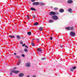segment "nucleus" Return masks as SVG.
<instances>
[{
  "label": "nucleus",
  "mask_w": 77,
  "mask_h": 77,
  "mask_svg": "<svg viewBox=\"0 0 77 77\" xmlns=\"http://www.w3.org/2000/svg\"><path fill=\"white\" fill-rule=\"evenodd\" d=\"M22 57H24V56H25V55H24V54H22Z\"/></svg>",
  "instance_id": "nucleus-30"
},
{
  "label": "nucleus",
  "mask_w": 77,
  "mask_h": 77,
  "mask_svg": "<svg viewBox=\"0 0 77 77\" xmlns=\"http://www.w3.org/2000/svg\"><path fill=\"white\" fill-rule=\"evenodd\" d=\"M69 27H67L66 28V29H67V30H69L70 29Z\"/></svg>",
  "instance_id": "nucleus-20"
},
{
  "label": "nucleus",
  "mask_w": 77,
  "mask_h": 77,
  "mask_svg": "<svg viewBox=\"0 0 77 77\" xmlns=\"http://www.w3.org/2000/svg\"><path fill=\"white\" fill-rule=\"evenodd\" d=\"M45 59V58H43L41 59V60H44Z\"/></svg>",
  "instance_id": "nucleus-31"
},
{
  "label": "nucleus",
  "mask_w": 77,
  "mask_h": 77,
  "mask_svg": "<svg viewBox=\"0 0 77 77\" xmlns=\"http://www.w3.org/2000/svg\"><path fill=\"white\" fill-rule=\"evenodd\" d=\"M11 72H13V73H15V74H17L19 72V71H14V70H12Z\"/></svg>",
  "instance_id": "nucleus-3"
},
{
  "label": "nucleus",
  "mask_w": 77,
  "mask_h": 77,
  "mask_svg": "<svg viewBox=\"0 0 77 77\" xmlns=\"http://www.w3.org/2000/svg\"><path fill=\"white\" fill-rule=\"evenodd\" d=\"M21 63V60H19L17 62V65H20V63Z\"/></svg>",
  "instance_id": "nucleus-10"
},
{
  "label": "nucleus",
  "mask_w": 77,
  "mask_h": 77,
  "mask_svg": "<svg viewBox=\"0 0 77 77\" xmlns=\"http://www.w3.org/2000/svg\"><path fill=\"white\" fill-rule=\"evenodd\" d=\"M25 48H28V47H27V45H25Z\"/></svg>",
  "instance_id": "nucleus-29"
},
{
  "label": "nucleus",
  "mask_w": 77,
  "mask_h": 77,
  "mask_svg": "<svg viewBox=\"0 0 77 77\" xmlns=\"http://www.w3.org/2000/svg\"><path fill=\"white\" fill-rule=\"evenodd\" d=\"M34 26H37V25H38V23L37 22L35 23H34Z\"/></svg>",
  "instance_id": "nucleus-16"
},
{
  "label": "nucleus",
  "mask_w": 77,
  "mask_h": 77,
  "mask_svg": "<svg viewBox=\"0 0 77 77\" xmlns=\"http://www.w3.org/2000/svg\"><path fill=\"white\" fill-rule=\"evenodd\" d=\"M73 29H74V28H73V27H71L70 28V30H72Z\"/></svg>",
  "instance_id": "nucleus-22"
},
{
  "label": "nucleus",
  "mask_w": 77,
  "mask_h": 77,
  "mask_svg": "<svg viewBox=\"0 0 77 77\" xmlns=\"http://www.w3.org/2000/svg\"><path fill=\"white\" fill-rule=\"evenodd\" d=\"M29 16H27V19H29Z\"/></svg>",
  "instance_id": "nucleus-36"
},
{
  "label": "nucleus",
  "mask_w": 77,
  "mask_h": 77,
  "mask_svg": "<svg viewBox=\"0 0 77 77\" xmlns=\"http://www.w3.org/2000/svg\"><path fill=\"white\" fill-rule=\"evenodd\" d=\"M49 15H55L56 13L53 11H51L49 13Z\"/></svg>",
  "instance_id": "nucleus-2"
},
{
  "label": "nucleus",
  "mask_w": 77,
  "mask_h": 77,
  "mask_svg": "<svg viewBox=\"0 0 77 77\" xmlns=\"http://www.w3.org/2000/svg\"><path fill=\"white\" fill-rule=\"evenodd\" d=\"M9 37L11 38H15V36L14 35H9Z\"/></svg>",
  "instance_id": "nucleus-14"
},
{
  "label": "nucleus",
  "mask_w": 77,
  "mask_h": 77,
  "mask_svg": "<svg viewBox=\"0 0 77 77\" xmlns=\"http://www.w3.org/2000/svg\"><path fill=\"white\" fill-rule=\"evenodd\" d=\"M32 40H33V41H34V40H35V39H32Z\"/></svg>",
  "instance_id": "nucleus-41"
},
{
  "label": "nucleus",
  "mask_w": 77,
  "mask_h": 77,
  "mask_svg": "<svg viewBox=\"0 0 77 77\" xmlns=\"http://www.w3.org/2000/svg\"><path fill=\"white\" fill-rule=\"evenodd\" d=\"M27 34L28 35H31V32H27Z\"/></svg>",
  "instance_id": "nucleus-18"
},
{
  "label": "nucleus",
  "mask_w": 77,
  "mask_h": 77,
  "mask_svg": "<svg viewBox=\"0 0 77 77\" xmlns=\"http://www.w3.org/2000/svg\"><path fill=\"white\" fill-rule=\"evenodd\" d=\"M24 51L25 52H27V49H26V48H25L24 49Z\"/></svg>",
  "instance_id": "nucleus-23"
},
{
  "label": "nucleus",
  "mask_w": 77,
  "mask_h": 77,
  "mask_svg": "<svg viewBox=\"0 0 77 77\" xmlns=\"http://www.w3.org/2000/svg\"><path fill=\"white\" fill-rule=\"evenodd\" d=\"M63 47V46H61L60 48H62Z\"/></svg>",
  "instance_id": "nucleus-38"
},
{
  "label": "nucleus",
  "mask_w": 77,
  "mask_h": 77,
  "mask_svg": "<svg viewBox=\"0 0 77 77\" xmlns=\"http://www.w3.org/2000/svg\"><path fill=\"white\" fill-rule=\"evenodd\" d=\"M39 2H34L33 3V5H39Z\"/></svg>",
  "instance_id": "nucleus-7"
},
{
  "label": "nucleus",
  "mask_w": 77,
  "mask_h": 77,
  "mask_svg": "<svg viewBox=\"0 0 77 77\" xmlns=\"http://www.w3.org/2000/svg\"><path fill=\"white\" fill-rule=\"evenodd\" d=\"M32 17H33V18H34L35 17V15H32Z\"/></svg>",
  "instance_id": "nucleus-32"
},
{
  "label": "nucleus",
  "mask_w": 77,
  "mask_h": 77,
  "mask_svg": "<svg viewBox=\"0 0 77 77\" xmlns=\"http://www.w3.org/2000/svg\"><path fill=\"white\" fill-rule=\"evenodd\" d=\"M60 12V13H62L64 12V10L63 9H60L59 10Z\"/></svg>",
  "instance_id": "nucleus-9"
},
{
  "label": "nucleus",
  "mask_w": 77,
  "mask_h": 77,
  "mask_svg": "<svg viewBox=\"0 0 77 77\" xmlns=\"http://www.w3.org/2000/svg\"><path fill=\"white\" fill-rule=\"evenodd\" d=\"M27 77H30V76L28 75V76H27Z\"/></svg>",
  "instance_id": "nucleus-40"
},
{
  "label": "nucleus",
  "mask_w": 77,
  "mask_h": 77,
  "mask_svg": "<svg viewBox=\"0 0 77 77\" xmlns=\"http://www.w3.org/2000/svg\"><path fill=\"white\" fill-rule=\"evenodd\" d=\"M54 10H55V11H56V10H57V9H58L57 8H54Z\"/></svg>",
  "instance_id": "nucleus-25"
},
{
  "label": "nucleus",
  "mask_w": 77,
  "mask_h": 77,
  "mask_svg": "<svg viewBox=\"0 0 77 77\" xmlns=\"http://www.w3.org/2000/svg\"><path fill=\"white\" fill-rule=\"evenodd\" d=\"M30 65H31L30 63L29 62H28L26 63V66L27 67H29V66H30Z\"/></svg>",
  "instance_id": "nucleus-4"
},
{
  "label": "nucleus",
  "mask_w": 77,
  "mask_h": 77,
  "mask_svg": "<svg viewBox=\"0 0 77 77\" xmlns=\"http://www.w3.org/2000/svg\"><path fill=\"white\" fill-rule=\"evenodd\" d=\"M68 11L69 12H70V13L72 12V10L71 8H70V9H68Z\"/></svg>",
  "instance_id": "nucleus-13"
},
{
  "label": "nucleus",
  "mask_w": 77,
  "mask_h": 77,
  "mask_svg": "<svg viewBox=\"0 0 77 77\" xmlns=\"http://www.w3.org/2000/svg\"><path fill=\"white\" fill-rule=\"evenodd\" d=\"M70 34L71 36H75V33L73 32H70Z\"/></svg>",
  "instance_id": "nucleus-5"
},
{
  "label": "nucleus",
  "mask_w": 77,
  "mask_h": 77,
  "mask_svg": "<svg viewBox=\"0 0 77 77\" xmlns=\"http://www.w3.org/2000/svg\"><path fill=\"white\" fill-rule=\"evenodd\" d=\"M25 45H26V44H23V45H22V46L23 47H24V46Z\"/></svg>",
  "instance_id": "nucleus-33"
},
{
  "label": "nucleus",
  "mask_w": 77,
  "mask_h": 77,
  "mask_svg": "<svg viewBox=\"0 0 77 77\" xmlns=\"http://www.w3.org/2000/svg\"><path fill=\"white\" fill-rule=\"evenodd\" d=\"M19 76L20 77H23L24 76V74L20 73L19 74Z\"/></svg>",
  "instance_id": "nucleus-8"
},
{
  "label": "nucleus",
  "mask_w": 77,
  "mask_h": 77,
  "mask_svg": "<svg viewBox=\"0 0 77 77\" xmlns=\"http://www.w3.org/2000/svg\"><path fill=\"white\" fill-rule=\"evenodd\" d=\"M20 44H23V42H22V41H20Z\"/></svg>",
  "instance_id": "nucleus-26"
},
{
  "label": "nucleus",
  "mask_w": 77,
  "mask_h": 77,
  "mask_svg": "<svg viewBox=\"0 0 77 77\" xmlns=\"http://www.w3.org/2000/svg\"><path fill=\"white\" fill-rule=\"evenodd\" d=\"M43 29V28L42 27H40L39 28V30H40V31H42Z\"/></svg>",
  "instance_id": "nucleus-12"
},
{
  "label": "nucleus",
  "mask_w": 77,
  "mask_h": 77,
  "mask_svg": "<svg viewBox=\"0 0 77 77\" xmlns=\"http://www.w3.org/2000/svg\"><path fill=\"white\" fill-rule=\"evenodd\" d=\"M37 41L38 42H39V39H37Z\"/></svg>",
  "instance_id": "nucleus-34"
},
{
  "label": "nucleus",
  "mask_w": 77,
  "mask_h": 77,
  "mask_svg": "<svg viewBox=\"0 0 77 77\" xmlns=\"http://www.w3.org/2000/svg\"><path fill=\"white\" fill-rule=\"evenodd\" d=\"M68 3H72V0H69L68 1Z\"/></svg>",
  "instance_id": "nucleus-11"
},
{
  "label": "nucleus",
  "mask_w": 77,
  "mask_h": 77,
  "mask_svg": "<svg viewBox=\"0 0 77 77\" xmlns=\"http://www.w3.org/2000/svg\"><path fill=\"white\" fill-rule=\"evenodd\" d=\"M50 39H51V40H52V39H53V37H50Z\"/></svg>",
  "instance_id": "nucleus-27"
},
{
  "label": "nucleus",
  "mask_w": 77,
  "mask_h": 77,
  "mask_svg": "<svg viewBox=\"0 0 77 77\" xmlns=\"http://www.w3.org/2000/svg\"><path fill=\"white\" fill-rule=\"evenodd\" d=\"M10 75H12V73H10Z\"/></svg>",
  "instance_id": "nucleus-35"
},
{
  "label": "nucleus",
  "mask_w": 77,
  "mask_h": 77,
  "mask_svg": "<svg viewBox=\"0 0 77 77\" xmlns=\"http://www.w3.org/2000/svg\"><path fill=\"white\" fill-rule=\"evenodd\" d=\"M60 60H61V58L60 59Z\"/></svg>",
  "instance_id": "nucleus-42"
},
{
  "label": "nucleus",
  "mask_w": 77,
  "mask_h": 77,
  "mask_svg": "<svg viewBox=\"0 0 77 77\" xmlns=\"http://www.w3.org/2000/svg\"><path fill=\"white\" fill-rule=\"evenodd\" d=\"M52 18L53 19H54V20H56L58 19V17L56 15L53 16Z\"/></svg>",
  "instance_id": "nucleus-1"
},
{
  "label": "nucleus",
  "mask_w": 77,
  "mask_h": 77,
  "mask_svg": "<svg viewBox=\"0 0 77 77\" xmlns=\"http://www.w3.org/2000/svg\"><path fill=\"white\" fill-rule=\"evenodd\" d=\"M54 21L52 20H49V23H53Z\"/></svg>",
  "instance_id": "nucleus-17"
},
{
  "label": "nucleus",
  "mask_w": 77,
  "mask_h": 77,
  "mask_svg": "<svg viewBox=\"0 0 77 77\" xmlns=\"http://www.w3.org/2000/svg\"><path fill=\"white\" fill-rule=\"evenodd\" d=\"M32 77H36V76L34 75V76H33Z\"/></svg>",
  "instance_id": "nucleus-39"
},
{
  "label": "nucleus",
  "mask_w": 77,
  "mask_h": 77,
  "mask_svg": "<svg viewBox=\"0 0 77 77\" xmlns=\"http://www.w3.org/2000/svg\"><path fill=\"white\" fill-rule=\"evenodd\" d=\"M31 1L32 2H35V0H31Z\"/></svg>",
  "instance_id": "nucleus-28"
},
{
  "label": "nucleus",
  "mask_w": 77,
  "mask_h": 77,
  "mask_svg": "<svg viewBox=\"0 0 77 77\" xmlns=\"http://www.w3.org/2000/svg\"><path fill=\"white\" fill-rule=\"evenodd\" d=\"M38 51H42V50H41V49L39 48L38 49Z\"/></svg>",
  "instance_id": "nucleus-24"
},
{
  "label": "nucleus",
  "mask_w": 77,
  "mask_h": 77,
  "mask_svg": "<svg viewBox=\"0 0 77 77\" xmlns=\"http://www.w3.org/2000/svg\"><path fill=\"white\" fill-rule=\"evenodd\" d=\"M31 10H32V11H35V8H30Z\"/></svg>",
  "instance_id": "nucleus-15"
},
{
  "label": "nucleus",
  "mask_w": 77,
  "mask_h": 77,
  "mask_svg": "<svg viewBox=\"0 0 77 77\" xmlns=\"http://www.w3.org/2000/svg\"><path fill=\"white\" fill-rule=\"evenodd\" d=\"M76 69V67L75 66H74L72 67V69H70L71 71H73V69Z\"/></svg>",
  "instance_id": "nucleus-6"
},
{
  "label": "nucleus",
  "mask_w": 77,
  "mask_h": 77,
  "mask_svg": "<svg viewBox=\"0 0 77 77\" xmlns=\"http://www.w3.org/2000/svg\"><path fill=\"white\" fill-rule=\"evenodd\" d=\"M31 45H32V46H34V45H35V44H34V43L33 41L31 43Z\"/></svg>",
  "instance_id": "nucleus-19"
},
{
  "label": "nucleus",
  "mask_w": 77,
  "mask_h": 77,
  "mask_svg": "<svg viewBox=\"0 0 77 77\" xmlns=\"http://www.w3.org/2000/svg\"><path fill=\"white\" fill-rule=\"evenodd\" d=\"M14 55H17V53H14Z\"/></svg>",
  "instance_id": "nucleus-37"
},
{
  "label": "nucleus",
  "mask_w": 77,
  "mask_h": 77,
  "mask_svg": "<svg viewBox=\"0 0 77 77\" xmlns=\"http://www.w3.org/2000/svg\"><path fill=\"white\" fill-rule=\"evenodd\" d=\"M17 38L18 39H19L20 38V36L18 35L17 36Z\"/></svg>",
  "instance_id": "nucleus-21"
}]
</instances>
